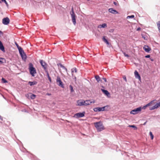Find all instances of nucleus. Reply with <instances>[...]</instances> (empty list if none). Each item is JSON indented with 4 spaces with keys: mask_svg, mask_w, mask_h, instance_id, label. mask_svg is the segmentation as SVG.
Wrapping results in <instances>:
<instances>
[{
    "mask_svg": "<svg viewBox=\"0 0 160 160\" xmlns=\"http://www.w3.org/2000/svg\"><path fill=\"white\" fill-rule=\"evenodd\" d=\"M84 114L85 112H84L82 113L79 112L75 114V116L78 118L82 117L84 116Z\"/></svg>",
    "mask_w": 160,
    "mask_h": 160,
    "instance_id": "11",
    "label": "nucleus"
},
{
    "mask_svg": "<svg viewBox=\"0 0 160 160\" xmlns=\"http://www.w3.org/2000/svg\"><path fill=\"white\" fill-rule=\"evenodd\" d=\"M18 49L19 51V52L20 54H21L22 53H23L24 52V51L22 49V48L21 47H20V48H18Z\"/></svg>",
    "mask_w": 160,
    "mask_h": 160,
    "instance_id": "24",
    "label": "nucleus"
},
{
    "mask_svg": "<svg viewBox=\"0 0 160 160\" xmlns=\"http://www.w3.org/2000/svg\"><path fill=\"white\" fill-rule=\"evenodd\" d=\"M95 78L98 82L101 81V79L99 76L96 75L95 76Z\"/></svg>",
    "mask_w": 160,
    "mask_h": 160,
    "instance_id": "23",
    "label": "nucleus"
},
{
    "mask_svg": "<svg viewBox=\"0 0 160 160\" xmlns=\"http://www.w3.org/2000/svg\"><path fill=\"white\" fill-rule=\"evenodd\" d=\"M77 72V69L76 68H74L72 69V76H73V73L74 72Z\"/></svg>",
    "mask_w": 160,
    "mask_h": 160,
    "instance_id": "26",
    "label": "nucleus"
},
{
    "mask_svg": "<svg viewBox=\"0 0 160 160\" xmlns=\"http://www.w3.org/2000/svg\"><path fill=\"white\" fill-rule=\"evenodd\" d=\"M77 106H84V100L82 99H80L77 101Z\"/></svg>",
    "mask_w": 160,
    "mask_h": 160,
    "instance_id": "9",
    "label": "nucleus"
},
{
    "mask_svg": "<svg viewBox=\"0 0 160 160\" xmlns=\"http://www.w3.org/2000/svg\"><path fill=\"white\" fill-rule=\"evenodd\" d=\"M15 45H16V46H17V48H20V47L18 45V44L16 42H15Z\"/></svg>",
    "mask_w": 160,
    "mask_h": 160,
    "instance_id": "37",
    "label": "nucleus"
},
{
    "mask_svg": "<svg viewBox=\"0 0 160 160\" xmlns=\"http://www.w3.org/2000/svg\"><path fill=\"white\" fill-rule=\"evenodd\" d=\"M134 74L136 78L138 79L139 80H140L141 77L139 75L138 72L137 71H135L134 72Z\"/></svg>",
    "mask_w": 160,
    "mask_h": 160,
    "instance_id": "15",
    "label": "nucleus"
},
{
    "mask_svg": "<svg viewBox=\"0 0 160 160\" xmlns=\"http://www.w3.org/2000/svg\"><path fill=\"white\" fill-rule=\"evenodd\" d=\"M109 12L113 14H117L118 13V12L115 10L114 9L112 8H109L108 9Z\"/></svg>",
    "mask_w": 160,
    "mask_h": 160,
    "instance_id": "14",
    "label": "nucleus"
},
{
    "mask_svg": "<svg viewBox=\"0 0 160 160\" xmlns=\"http://www.w3.org/2000/svg\"><path fill=\"white\" fill-rule=\"evenodd\" d=\"M28 83L31 86H32L36 84L37 82L36 81H34L32 82L29 81L28 82Z\"/></svg>",
    "mask_w": 160,
    "mask_h": 160,
    "instance_id": "22",
    "label": "nucleus"
},
{
    "mask_svg": "<svg viewBox=\"0 0 160 160\" xmlns=\"http://www.w3.org/2000/svg\"><path fill=\"white\" fill-rule=\"evenodd\" d=\"M46 72H47V76H48V77H50L49 75V74L48 73V72L47 71H46Z\"/></svg>",
    "mask_w": 160,
    "mask_h": 160,
    "instance_id": "39",
    "label": "nucleus"
},
{
    "mask_svg": "<svg viewBox=\"0 0 160 160\" xmlns=\"http://www.w3.org/2000/svg\"><path fill=\"white\" fill-rule=\"evenodd\" d=\"M3 59L2 58H0V64L2 63V62H3L1 60V59Z\"/></svg>",
    "mask_w": 160,
    "mask_h": 160,
    "instance_id": "42",
    "label": "nucleus"
},
{
    "mask_svg": "<svg viewBox=\"0 0 160 160\" xmlns=\"http://www.w3.org/2000/svg\"><path fill=\"white\" fill-rule=\"evenodd\" d=\"M95 101L93 100L92 101H91L90 100H84V106H87L91 104L92 103H94Z\"/></svg>",
    "mask_w": 160,
    "mask_h": 160,
    "instance_id": "7",
    "label": "nucleus"
},
{
    "mask_svg": "<svg viewBox=\"0 0 160 160\" xmlns=\"http://www.w3.org/2000/svg\"><path fill=\"white\" fill-rule=\"evenodd\" d=\"M157 24L159 31H160V21L158 22Z\"/></svg>",
    "mask_w": 160,
    "mask_h": 160,
    "instance_id": "28",
    "label": "nucleus"
},
{
    "mask_svg": "<svg viewBox=\"0 0 160 160\" xmlns=\"http://www.w3.org/2000/svg\"><path fill=\"white\" fill-rule=\"evenodd\" d=\"M29 70L30 73L32 76H34V74L36 73L35 68L33 67L32 64L30 63L29 64Z\"/></svg>",
    "mask_w": 160,
    "mask_h": 160,
    "instance_id": "2",
    "label": "nucleus"
},
{
    "mask_svg": "<svg viewBox=\"0 0 160 160\" xmlns=\"http://www.w3.org/2000/svg\"><path fill=\"white\" fill-rule=\"evenodd\" d=\"M94 125L98 132H100L105 129L102 123L101 122H94Z\"/></svg>",
    "mask_w": 160,
    "mask_h": 160,
    "instance_id": "1",
    "label": "nucleus"
},
{
    "mask_svg": "<svg viewBox=\"0 0 160 160\" xmlns=\"http://www.w3.org/2000/svg\"><path fill=\"white\" fill-rule=\"evenodd\" d=\"M70 13L71 16L72 22L74 25H75L76 16L74 13L73 8H72L71 12H70Z\"/></svg>",
    "mask_w": 160,
    "mask_h": 160,
    "instance_id": "3",
    "label": "nucleus"
},
{
    "mask_svg": "<svg viewBox=\"0 0 160 160\" xmlns=\"http://www.w3.org/2000/svg\"><path fill=\"white\" fill-rule=\"evenodd\" d=\"M26 96L27 97H30V98L32 99H34L36 96L35 95L31 93H30L27 94Z\"/></svg>",
    "mask_w": 160,
    "mask_h": 160,
    "instance_id": "13",
    "label": "nucleus"
},
{
    "mask_svg": "<svg viewBox=\"0 0 160 160\" xmlns=\"http://www.w3.org/2000/svg\"><path fill=\"white\" fill-rule=\"evenodd\" d=\"M156 101L155 100H153V101H151L148 104H147L146 106H144V108H145L146 107H148L149 106H150L151 104L153 103L154 102V101Z\"/></svg>",
    "mask_w": 160,
    "mask_h": 160,
    "instance_id": "20",
    "label": "nucleus"
},
{
    "mask_svg": "<svg viewBox=\"0 0 160 160\" xmlns=\"http://www.w3.org/2000/svg\"><path fill=\"white\" fill-rule=\"evenodd\" d=\"M102 40L103 41L105 42L107 44H109V42L105 38V37L104 36L102 38Z\"/></svg>",
    "mask_w": 160,
    "mask_h": 160,
    "instance_id": "25",
    "label": "nucleus"
},
{
    "mask_svg": "<svg viewBox=\"0 0 160 160\" xmlns=\"http://www.w3.org/2000/svg\"><path fill=\"white\" fill-rule=\"evenodd\" d=\"M123 79L126 81V82L127 81L126 78V77H123Z\"/></svg>",
    "mask_w": 160,
    "mask_h": 160,
    "instance_id": "44",
    "label": "nucleus"
},
{
    "mask_svg": "<svg viewBox=\"0 0 160 160\" xmlns=\"http://www.w3.org/2000/svg\"><path fill=\"white\" fill-rule=\"evenodd\" d=\"M105 82H107V79L106 78H102Z\"/></svg>",
    "mask_w": 160,
    "mask_h": 160,
    "instance_id": "43",
    "label": "nucleus"
},
{
    "mask_svg": "<svg viewBox=\"0 0 160 160\" xmlns=\"http://www.w3.org/2000/svg\"><path fill=\"white\" fill-rule=\"evenodd\" d=\"M159 107H160V102L159 103H157L153 107H150L149 109L151 110H153L158 108Z\"/></svg>",
    "mask_w": 160,
    "mask_h": 160,
    "instance_id": "10",
    "label": "nucleus"
},
{
    "mask_svg": "<svg viewBox=\"0 0 160 160\" xmlns=\"http://www.w3.org/2000/svg\"><path fill=\"white\" fill-rule=\"evenodd\" d=\"M56 82L59 86L63 88H64L63 84L59 76H58L57 77Z\"/></svg>",
    "mask_w": 160,
    "mask_h": 160,
    "instance_id": "4",
    "label": "nucleus"
},
{
    "mask_svg": "<svg viewBox=\"0 0 160 160\" xmlns=\"http://www.w3.org/2000/svg\"><path fill=\"white\" fill-rule=\"evenodd\" d=\"M141 107H139L132 110L130 112V113L134 115L137 114L141 110Z\"/></svg>",
    "mask_w": 160,
    "mask_h": 160,
    "instance_id": "5",
    "label": "nucleus"
},
{
    "mask_svg": "<svg viewBox=\"0 0 160 160\" xmlns=\"http://www.w3.org/2000/svg\"><path fill=\"white\" fill-rule=\"evenodd\" d=\"M107 27V25L106 23H104L102 24L99 25L98 26V28H105V27Z\"/></svg>",
    "mask_w": 160,
    "mask_h": 160,
    "instance_id": "18",
    "label": "nucleus"
},
{
    "mask_svg": "<svg viewBox=\"0 0 160 160\" xmlns=\"http://www.w3.org/2000/svg\"><path fill=\"white\" fill-rule=\"evenodd\" d=\"M0 119L1 120H2V117L0 115Z\"/></svg>",
    "mask_w": 160,
    "mask_h": 160,
    "instance_id": "45",
    "label": "nucleus"
},
{
    "mask_svg": "<svg viewBox=\"0 0 160 160\" xmlns=\"http://www.w3.org/2000/svg\"><path fill=\"white\" fill-rule=\"evenodd\" d=\"M149 134L150 136L151 139L152 140L154 136L152 132H149Z\"/></svg>",
    "mask_w": 160,
    "mask_h": 160,
    "instance_id": "27",
    "label": "nucleus"
},
{
    "mask_svg": "<svg viewBox=\"0 0 160 160\" xmlns=\"http://www.w3.org/2000/svg\"><path fill=\"white\" fill-rule=\"evenodd\" d=\"M140 29H141V28H137V30L138 31V30H140Z\"/></svg>",
    "mask_w": 160,
    "mask_h": 160,
    "instance_id": "46",
    "label": "nucleus"
},
{
    "mask_svg": "<svg viewBox=\"0 0 160 160\" xmlns=\"http://www.w3.org/2000/svg\"><path fill=\"white\" fill-rule=\"evenodd\" d=\"M0 49L3 52H5L4 48L2 42L0 41Z\"/></svg>",
    "mask_w": 160,
    "mask_h": 160,
    "instance_id": "17",
    "label": "nucleus"
},
{
    "mask_svg": "<svg viewBox=\"0 0 160 160\" xmlns=\"http://www.w3.org/2000/svg\"><path fill=\"white\" fill-rule=\"evenodd\" d=\"M93 110L94 112H97L98 111V108H93Z\"/></svg>",
    "mask_w": 160,
    "mask_h": 160,
    "instance_id": "35",
    "label": "nucleus"
},
{
    "mask_svg": "<svg viewBox=\"0 0 160 160\" xmlns=\"http://www.w3.org/2000/svg\"><path fill=\"white\" fill-rule=\"evenodd\" d=\"M1 1H2V2H4L5 3V4H6V6H8V3L7 2H6V0H1Z\"/></svg>",
    "mask_w": 160,
    "mask_h": 160,
    "instance_id": "34",
    "label": "nucleus"
},
{
    "mask_svg": "<svg viewBox=\"0 0 160 160\" xmlns=\"http://www.w3.org/2000/svg\"><path fill=\"white\" fill-rule=\"evenodd\" d=\"M113 3H114V4L115 5H116V6L118 5V3H117V2H113Z\"/></svg>",
    "mask_w": 160,
    "mask_h": 160,
    "instance_id": "40",
    "label": "nucleus"
},
{
    "mask_svg": "<svg viewBox=\"0 0 160 160\" xmlns=\"http://www.w3.org/2000/svg\"><path fill=\"white\" fill-rule=\"evenodd\" d=\"M70 89L71 90V92H74V90L73 89V87L71 85H70L69 86Z\"/></svg>",
    "mask_w": 160,
    "mask_h": 160,
    "instance_id": "29",
    "label": "nucleus"
},
{
    "mask_svg": "<svg viewBox=\"0 0 160 160\" xmlns=\"http://www.w3.org/2000/svg\"><path fill=\"white\" fill-rule=\"evenodd\" d=\"M47 94V95H50V94H48V93Z\"/></svg>",
    "mask_w": 160,
    "mask_h": 160,
    "instance_id": "48",
    "label": "nucleus"
},
{
    "mask_svg": "<svg viewBox=\"0 0 160 160\" xmlns=\"http://www.w3.org/2000/svg\"><path fill=\"white\" fill-rule=\"evenodd\" d=\"M134 17V16L133 15H132L131 16H128L127 17V18H133Z\"/></svg>",
    "mask_w": 160,
    "mask_h": 160,
    "instance_id": "32",
    "label": "nucleus"
},
{
    "mask_svg": "<svg viewBox=\"0 0 160 160\" xmlns=\"http://www.w3.org/2000/svg\"><path fill=\"white\" fill-rule=\"evenodd\" d=\"M106 106H104L101 108L100 107H98V111L100 112L102 111H104L105 110V108Z\"/></svg>",
    "mask_w": 160,
    "mask_h": 160,
    "instance_id": "19",
    "label": "nucleus"
},
{
    "mask_svg": "<svg viewBox=\"0 0 160 160\" xmlns=\"http://www.w3.org/2000/svg\"><path fill=\"white\" fill-rule=\"evenodd\" d=\"M151 61H153V59H151Z\"/></svg>",
    "mask_w": 160,
    "mask_h": 160,
    "instance_id": "47",
    "label": "nucleus"
},
{
    "mask_svg": "<svg viewBox=\"0 0 160 160\" xmlns=\"http://www.w3.org/2000/svg\"><path fill=\"white\" fill-rule=\"evenodd\" d=\"M20 55L22 59H26L27 56L25 52L23 53H22V54H20Z\"/></svg>",
    "mask_w": 160,
    "mask_h": 160,
    "instance_id": "21",
    "label": "nucleus"
},
{
    "mask_svg": "<svg viewBox=\"0 0 160 160\" xmlns=\"http://www.w3.org/2000/svg\"><path fill=\"white\" fill-rule=\"evenodd\" d=\"M60 66L63 69H65L66 71L67 72V69L64 66H63L62 65H61Z\"/></svg>",
    "mask_w": 160,
    "mask_h": 160,
    "instance_id": "33",
    "label": "nucleus"
},
{
    "mask_svg": "<svg viewBox=\"0 0 160 160\" xmlns=\"http://www.w3.org/2000/svg\"><path fill=\"white\" fill-rule=\"evenodd\" d=\"M40 62L44 69L46 70L47 69L48 64L42 60H40Z\"/></svg>",
    "mask_w": 160,
    "mask_h": 160,
    "instance_id": "6",
    "label": "nucleus"
},
{
    "mask_svg": "<svg viewBox=\"0 0 160 160\" xmlns=\"http://www.w3.org/2000/svg\"><path fill=\"white\" fill-rule=\"evenodd\" d=\"M48 79L49 80V81H50V82H51L52 81H51V79L50 77H48Z\"/></svg>",
    "mask_w": 160,
    "mask_h": 160,
    "instance_id": "38",
    "label": "nucleus"
},
{
    "mask_svg": "<svg viewBox=\"0 0 160 160\" xmlns=\"http://www.w3.org/2000/svg\"><path fill=\"white\" fill-rule=\"evenodd\" d=\"M129 127H132V128H134V129H135V130H136L137 129V127H136L135 125H129Z\"/></svg>",
    "mask_w": 160,
    "mask_h": 160,
    "instance_id": "30",
    "label": "nucleus"
},
{
    "mask_svg": "<svg viewBox=\"0 0 160 160\" xmlns=\"http://www.w3.org/2000/svg\"><path fill=\"white\" fill-rule=\"evenodd\" d=\"M2 22L4 24L8 25L9 23L10 20L8 17L4 18L2 20Z\"/></svg>",
    "mask_w": 160,
    "mask_h": 160,
    "instance_id": "8",
    "label": "nucleus"
},
{
    "mask_svg": "<svg viewBox=\"0 0 160 160\" xmlns=\"http://www.w3.org/2000/svg\"><path fill=\"white\" fill-rule=\"evenodd\" d=\"M145 57L146 58H149L150 57V55H148L146 56H145Z\"/></svg>",
    "mask_w": 160,
    "mask_h": 160,
    "instance_id": "41",
    "label": "nucleus"
},
{
    "mask_svg": "<svg viewBox=\"0 0 160 160\" xmlns=\"http://www.w3.org/2000/svg\"><path fill=\"white\" fill-rule=\"evenodd\" d=\"M2 81L3 83H5L8 82L4 78H2Z\"/></svg>",
    "mask_w": 160,
    "mask_h": 160,
    "instance_id": "31",
    "label": "nucleus"
},
{
    "mask_svg": "<svg viewBox=\"0 0 160 160\" xmlns=\"http://www.w3.org/2000/svg\"><path fill=\"white\" fill-rule=\"evenodd\" d=\"M123 53L125 57H129V56L128 54H126L125 52H123Z\"/></svg>",
    "mask_w": 160,
    "mask_h": 160,
    "instance_id": "36",
    "label": "nucleus"
},
{
    "mask_svg": "<svg viewBox=\"0 0 160 160\" xmlns=\"http://www.w3.org/2000/svg\"><path fill=\"white\" fill-rule=\"evenodd\" d=\"M101 90L108 97L109 95H110L109 93L107 90H105L102 89Z\"/></svg>",
    "mask_w": 160,
    "mask_h": 160,
    "instance_id": "16",
    "label": "nucleus"
},
{
    "mask_svg": "<svg viewBox=\"0 0 160 160\" xmlns=\"http://www.w3.org/2000/svg\"><path fill=\"white\" fill-rule=\"evenodd\" d=\"M143 49L145 51L147 52H149L151 50V48L148 45H145L143 48Z\"/></svg>",
    "mask_w": 160,
    "mask_h": 160,
    "instance_id": "12",
    "label": "nucleus"
}]
</instances>
